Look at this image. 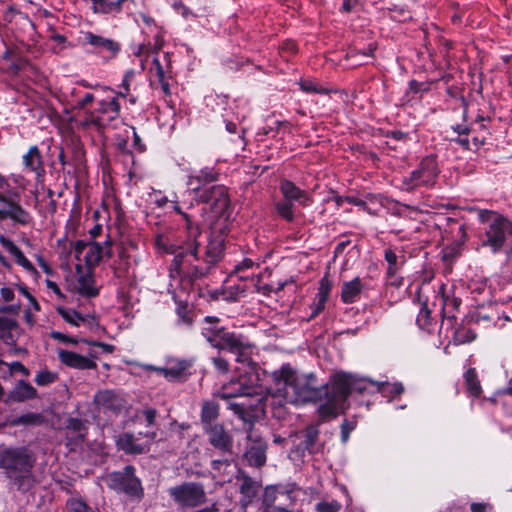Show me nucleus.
Masks as SVG:
<instances>
[{"label": "nucleus", "instance_id": "c03bdc74", "mask_svg": "<svg viewBox=\"0 0 512 512\" xmlns=\"http://www.w3.org/2000/svg\"><path fill=\"white\" fill-rule=\"evenodd\" d=\"M342 508L338 500L320 501L315 505L316 512H339Z\"/></svg>", "mask_w": 512, "mask_h": 512}, {"label": "nucleus", "instance_id": "37998d69", "mask_svg": "<svg viewBox=\"0 0 512 512\" xmlns=\"http://www.w3.org/2000/svg\"><path fill=\"white\" fill-rule=\"evenodd\" d=\"M416 323L420 329L429 330L432 325L431 311L428 308L427 302H423L421 309L416 319Z\"/></svg>", "mask_w": 512, "mask_h": 512}, {"label": "nucleus", "instance_id": "603ef678", "mask_svg": "<svg viewBox=\"0 0 512 512\" xmlns=\"http://www.w3.org/2000/svg\"><path fill=\"white\" fill-rule=\"evenodd\" d=\"M91 10L95 14H109V0H91Z\"/></svg>", "mask_w": 512, "mask_h": 512}, {"label": "nucleus", "instance_id": "b1692460", "mask_svg": "<svg viewBox=\"0 0 512 512\" xmlns=\"http://www.w3.org/2000/svg\"><path fill=\"white\" fill-rule=\"evenodd\" d=\"M445 285H441L439 289V296L442 302L441 316L442 323L440 329L444 326L446 320L448 324L453 325L456 323V317L453 314L454 311L458 310L461 305V299L457 297H450L445 294Z\"/></svg>", "mask_w": 512, "mask_h": 512}, {"label": "nucleus", "instance_id": "a18cd8bd", "mask_svg": "<svg viewBox=\"0 0 512 512\" xmlns=\"http://www.w3.org/2000/svg\"><path fill=\"white\" fill-rule=\"evenodd\" d=\"M57 380V374L48 370H41L35 376L34 381L39 386H46Z\"/></svg>", "mask_w": 512, "mask_h": 512}, {"label": "nucleus", "instance_id": "69168bd1", "mask_svg": "<svg viewBox=\"0 0 512 512\" xmlns=\"http://www.w3.org/2000/svg\"><path fill=\"white\" fill-rule=\"evenodd\" d=\"M471 512H488V510H492L493 507L489 503H481V502H473L470 506Z\"/></svg>", "mask_w": 512, "mask_h": 512}, {"label": "nucleus", "instance_id": "864d4df0", "mask_svg": "<svg viewBox=\"0 0 512 512\" xmlns=\"http://www.w3.org/2000/svg\"><path fill=\"white\" fill-rule=\"evenodd\" d=\"M228 408L232 410L239 418L245 420V417L247 415L246 410V404L245 403H239L235 401H230L228 403Z\"/></svg>", "mask_w": 512, "mask_h": 512}, {"label": "nucleus", "instance_id": "5fc2aeb1", "mask_svg": "<svg viewBox=\"0 0 512 512\" xmlns=\"http://www.w3.org/2000/svg\"><path fill=\"white\" fill-rule=\"evenodd\" d=\"M66 428L72 432H81L86 429L85 422L79 418H69L66 422Z\"/></svg>", "mask_w": 512, "mask_h": 512}, {"label": "nucleus", "instance_id": "ddd939ff", "mask_svg": "<svg viewBox=\"0 0 512 512\" xmlns=\"http://www.w3.org/2000/svg\"><path fill=\"white\" fill-rule=\"evenodd\" d=\"M81 44L89 45L94 49V52L103 54V58L106 61L114 59L121 51V44L119 42L90 31L83 33Z\"/></svg>", "mask_w": 512, "mask_h": 512}, {"label": "nucleus", "instance_id": "338daca9", "mask_svg": "<svg viewBox=\"0 0 512 512\" xmlns=\"http://www.w3.org/2000/svg\"><path fill=\"white\" fill-rule=\"evenodd\" d=\"M301 89L305 92H315V93H322L323 90L318 88L315 84L309 81L301 82L300 84Z\"/></svg>", "mask_w": 512, "mask_h": 512}, {"label": "nucleus", "instance_id": "09e8293b", "mask_svg": "<svg viewBox=\"0 0 512 512\" xmlns=\"http://www.w3.org/2000/svg\"><path fill=\"white\" fill-rule=\"evenodd\" d=\"M68 512H91L90 507L81 499H69L67 501Z\"/></svg>", "mask_w": 512, "mask_h": 512}, {"label": "nucleus", "instance_id": "58836bf2", "mask_svg": "<svg viewBox=\"0 0 512 512\" xmlns=\"http://www.w3.org/2000/svg\"><path fill=\"white\" fill-rule=\"evenodd\" d=\"M293 206V202L283 198L275 204V209L282 219L293 222L295 218Z\"/></svg>", "mask_w": 512, "mask_h": 512}, {"label": "nucleus", "instance_id": "423d86ee", "mask_svg": "<svg viewBox=\"0 0 512 512\" xmlns=\"http://www.w3.org/2000/svg\"><path fill=\"white\" fill-rule=\"evenodd\" d=\"M478 219L486 225L482 246L489 247L493 253L508 247V253L512 254V222L507 217L486 209L478 210Z\"/></svg>", "mask_w": 512, "mask_h": 512}, {"label": "nucleus", "instance_id": "0eeeda50", "mask_svg": "<svg viewBox=\"0 0 512 512\" xmlns=\"http://www.w3.org/2000/svg\"><path fill=\"white\" fill-rule=\"evenodd\" d=\"M20 198V192L16 188H11L8 179L0 173V203L6 206L0 208V221L10 219L22 226L32 222L33 218L20 204Z\"/></svg>", "mask_w": 512, "mask_h": 512}, {"label": "nucleus", "instance_id": "7c9ffc66", "mask_svg": "<svg viewBox=\"0 0 512 512\" xmlns=\"http://www.w3.org/2000/svg\"><path fill=\"white\" fill-rule=\"evenodd\" d=\"M219 404L214 400H205L201 406L200 419L203 429L208 426H213L219 417Z\"/></svg>", "mask_w": 512, "mask_h": 512}, {"label": "nucleus", "instance_id": "393cba45", "mask_svg": "<svg viewBox=\"0 0 512 512\" xmlns=\"http://www.w3.org/2000/svg\"><path fill=\"white\" fill-rule=\"evenodd\" d=\"M58 358L63 364L74 369L90 370L97 368V364L93 360L72 351L61 349L58 351Z\"/></svg>", "mask_w": 512, "mask_h": 512}, {"label": "nucleus", "instance_id": "4be33fe9", "mask_svg": "<svg viewBox=\"0 0 512 512\" xmlns=\"http://www.w3.org/2000/svg\"><path fill=\"white\" fill-rule=\"evenodd\" d=\"M38 397L37 390L27 381L19 380L9 391L5 403H21Z\"/></svg>", "mask_w": 512, "mask_h": 512}, {"label": "nucleus", "instance_id": "c85d7f7f", "mask_svg": "<svg viewBox=\"0 0 512 512\" xmlns=\"http://www.w3.org/2000/svg\"><path fill=\"white\" fill-rule=\"evenodd\" d=\"M190 367V363L186 360L177 361L170 367H151V369L164 376L169 381H178L186 377V371Z\"/></svg>", "mask_w": 512, "mask_h": 512}, {"label": "nucleus", "instance_id": "3c124183", "mask_svg": "<svg viewBox=\"0 0 512 512\" xmlns=\"http://www.w3.org/2000/svg\"><path fill=\"white\" fill-rule=\"evenodd\" d=\"M133 77H134V71L133 70L126 71V73L124 74L122 83L120 85L122 90L117 93V96L125 98V97H127L129 95L130 82L133 79Z\"/></svg>", "mask_w": 512, "mask_h": 512}, {"label": "nucleus", "instance_id": "20e7f679", "mask_svg": "<svg viewBox=\"0 0 512 512\" xmlns=\"http://www.w3.org/2000/svg\"><path fill=\"white\" fill-rule=\"evenodd\" d=\"M200 330L211 347L236 354V360L239 362L243 361L245 351L252 347L244 335L229 331L221 325V320L216 316L204 317Z\"/></svg>", "mask_w": 512, "mask_h": 512}, {"label": "nucleus", "instance_id": "a19ab883", "mask_svg": "<svg viewBox=\"0 0 512 512\" xmlns=\"http://www.w3.org/2000/svg\"><path fill=\"white\" fill-rule=\"evenodd\" d=\"M384 258L388 263L387 277H394L401 267L397 254L392 249H386L384 252Z\"/></svg>", "mask_w": 512, "mask_h": 512}, {"label": "nucleus", "instance_id": "f257e3e1", "mask_svg": "<svg viewBox=\"0 0 512 512\" xmlns=\"http://www.w3.org/2000/svg\"><path fill=\"white\" fill-rule=\"evenodd\" d=\"M173 208L185 220L189 235L179 245L170 243L163 235H157L155 244L157 248L174 256L172 266L177 274L187 277L191 282L203 279L224 256V236L211 232L208 237H204L198 225H194L192 214L182 211L178 204Z\"/></svg>", "mask_w": 512, "mask_h": 512}, {"label": "nucleus", "instance_id": "aec40b11", "mask_svg": "<svg viewBox=\"0 0 512 512\" xmlns=\"http://www.w3.org/2000/svg\"><path fill=\"white\" fill-rule=\"evenodd\" d=\"M111 256V242L106 241L104 246L97 242H89L84 254V262L88 268H94L102 259L111 258Z\"/></svg>", "mask_w": 512, "mask_h": 512}, {"label": "nucleus", "instance_id": "2f4dec72", "mask_svg": "<svg viewBox=\"0 0 512 512\" xmlns=\"http://www.w3.org/2000/svg\"><path fill=\"white\" fill-rule=\"evenodd\" d=\"M362 290V283L359 277L354 278L351 281L344 282L341 291V299L346 304H352L356 302Z\"/></svg>", "mask_w": 512, "mask_h": 512}, {"label": "nucleus", "instance_id": "2eb2a0df", "mask_svg": "<svg viewBox=\"0 0 512 512\" xmlns=\"http://www.w3.org/2000/svg\"><path fill=\"white\" fill-rule=\"evenodd\" d=\"M203 431L207 435L208 442L213 448L224 455L233 454V436L225 428L223 423H215L213 426L204 428Z\"/></svg>", "mask_w": 512, "mask_h": 512}, {"label": "nucleus", "instance_id": "774afa93", "mask_svg": "<svg viewBox=\"0 0 512 512\" xmlns=\"http://www.w3.org/2000/svg\"><path fill=\"white\" fill-rule=\"evenodd\" d=\"M284 505H285V503L279 502L278 505L272 506L271 508L265 507L263 512H301V511L288 510Z\"/></svg>", "mask_w": 512, "mask_h": 512}, {"label": "nucleus", "instance_id": "1a4fd4ad", "mask_svg": "<svg viewBox=\"0 0 512 512\" xmlns=\"http://www.w3.org/2000/svg\"><path fill=\"white\" fill-rule=\"evenodd\" d=\"M105 482L110 489L130 497L140 499L143 496L141 481L135 476V468L132 465L125 466L122 471L107 474Z\"/></svg>", "mask_w": 512, "mask_h": 512}, {"label": "nucleus", "instance_id": "e433bc0d", "mask_svg": "<svg viewBox=\"0 0 512 512\" xmlns=\"http://www.w3.org/2000/svg\"><path fill=\"white\" fill-rule=\"evenodd\" d=\"M45 422V418L40 413L29 412L12 418L9 423L11 426H40Z\"/></svg>", "mask_w": 512, "mask_h": 512}, {"label": "nucleus", "instance_id": "bf43d9fd", "mask_svg": "<svg viewBox=\"0 0 512 512\" xmlns=\"http://www.w3.org/2000/svg\"><path fill=\"white\" fill-rule=\"evenodd\" d=\"M147 426H152L156 422L158 412L154 408H146L142 411Z\"/></svg>", "mask_w": 512, "mask_h": 512}, {"label": "nucleus", "instance_id": "a878e982", "mask_svg": "<svg viewBox=\"0 0 512 512\" xmlns=\"http://www.w3.org/2000/svg\"><path fill=\"white\" fill-rule=\"evenodd\" d=\"M24 170L34 173L37 179H40L45 174L43 159L38 146L33 145L29 148L28 152L22 157Z\"/></svg>", "mask_w": 512, "mask_h": 512}, {"label": "nucleus", "instance_id": "9d476101", "mask_svg": "<svg viewBox=\"0 0 512 512\" xmlns=\"http://www.w3.org/2000/svg\"><path fill=\"white\" fill-rule=\"evenodd\" d=\"M169 495L183 510L194 509L207 501V495L203 484L198 482H184L171 487Z\"/></svg>", "mask_w": 512, "mask_h": 512}, {"label": "nucleus", "instance_id": "13d9d810", "mask_svg": "<svg viewBox=\"0 0 512 512\" xmlns=\"http://www.w3.org/2000/svg\"><path fill=\"white\" fill-rule=\"evenodd\" d=\"M172 7L185 19H187L189 16H196L186 5H184L182 1H175Z\"/></svg>", "mask_w": 512, "mask_h": 512}, {"label": "nucleus", "instance_id": "f3484780", "mask_svg": "<svg viewBox=\"0 0 512 512\" xmlns=\"http://www.w3.org/2000/svg\"><path fill=\"white\" fill-rule=\"evenodd\" d=\"M120 109L121 106L116 97L109 101L102 100L98 103V108L89 113L88 120L93 125L103 128L119 116Z\"/></svg>", "mask_w": 512, "mask_h": 512}, {"label": "nucleus", "instance_id": "e2e57ef3", "mask_svg": "<svg viewBox=\"0 0 512 512\" xmlns=\"http://www.w3.org/2000/svg\"><path fill=\"white\" fill-rule=\"evenodd\" d=\"M95 97L92 93H86L81 99H79L75 105L77 109H85L94 101Z\"/></svg>", "mask_w": 512, "mask_h": 512}, {"label": "nucleus", "instance_id": "6ab92c4d", "mask_svg": "<svg viewBox=\"0 0 512 512\" xmlns=\"http://www.w3.org/2000/svg\"><path fill=\"white\" fill-rule=\"evenodd\" d=\"M319 434L320 431L317 425H309L304 430H302L298 434L300 442L296 446L297 452H300L303 455L305 452H307L310 455L319 452Z\"/></svg>", "mask_w": 512, "mask_h": 512}, {"label": "nucleus", "instance_id": "f8f14e48", "mask_svg": "<svg viewBox=\"0 0 512 512\" xmlns=\"http://www.w3.org/2000/svg\"><path fill=\"white\" fill-rule=\"evenodd\" d=\"M195 200L204 205L215 215H222L230 205L227 188L223 185H213L195 195Z\"/></svg>", "mask_w": 512, "mask_h": 512}, {"label": "nucleus", "instance_id": "473e14b6", "mask_svg": "<svg viewBox=\"0 0 512 512\" xmlns=\"http://www.w3.org/2000/svg\"><path fill=\"white\" fill-rule=\"evenodd\" d=\"M176 308L175 313L177 315L176 324L179 326H184L187 329H191L194 324L193 311L190 308L189 304L185 301L176 300Z\"/></svg>", "mask_w": 512, "mask_h": 512}, {"label": "nucleus", "instance_id": "49530a36", "mask_svg": "<svg viewBox=\"0 0 512 512\" xmlns=\"http://www.w3.org/2000/svg\"><path fill=\"white\" fill-rule=\"evenodd\" d=\"M129 267H130V262L128 259H124V260H116L113 265H112V269H113V272H114V276L117 278V279H122L126 276L128 270H129Z\"/></svg>", "mask_w": 512, "mask_h": 512}, {"label": "nucleus", "instance_id": "de8ad7c7", "mask_svg": "<svg viewBox=\"0 0 512 512\" xmlns=\"http://www.w3.org/2000/svg\"><path fill=\"white\" fill-rule=\"evenodd\" d=\"M332 287V282L329 279L328 275H325L319 284L317 298L321 299L322 301H327L330 291Z\"/></svg>", "mask_w": 512, "mask_h": 512}, {"label": "nucleus", "instance_id": "6e6552de", "mask_svg": "<svg viewBox=\"0 0 512 512\" xmlns=\"http://www.w3.org/2000/svg\"><path fill=\"white\" fill-rule=\"evenodd\" d=\"M440 173L436 156L428 155L424 157L417 168L414 169L409 176H406L401 181V188L404 191L412 192L418 188L434 187L437 183Z\"/></svg>", "mask_w": 512, "mask_h": 512}, {"label": "nucleus", "instance_id": "f03ea898", "mask_svg": "<svg viewBox=\"0 0 512 512\" xmlns=\"http://www.w3.org/2000/svg\"><path fill=\"white\" fill-rule=\"evenodd\" d=\"M272 376L278 386L283 385L277 389L278 395L294 405L325 401L326 387H330V383L320 386L314 373L298 374L288 363L275 370Z\"/></svg>", "mask_w": 512, "mask_h": 512}, {"label": "nucleus", "instance_id": "412c9836", "mask_svg": "<svg viewBox=\"0 0 512 512\" xmlns=\"http://www.w3.org/2000/svg\"><path fill=\"white\" fill-rule=\"evenodd\" d=\"M279 190L284 199L291 202H298L300 205L306 207L312 202L309 194L296 186L292 181L284 179L280 182Z\"/></svg>", "mask_w": 512, "mask_h": 512}, {"label": "nucleus", "instance_id": "c9c22d12", "mask_svg": "<svg viewBox=\"0 0 512 512\" xmlns=\"http://www.w3.org/2000/svg\"><path fill=\"white\" fill-rule=\"evenodd\" d=\"M94 277L90 271L83 273L78 277L77 290L81 295L95 297L99 291L94 287Z\"/></svg>", "mask_w": 512, "mask_h": 512}, {"label": "nucleus", "instance_id": "ea45409f", "mask_svg": "<svg viewBox=\"0 0 512 512\" xmlns=\"http://www.w3.org/2000/svg\"><path fill=\"white\" fill-rule=\"evenodd\" d=\"M404 386L400 382L396 383H388V382H382L377 383L376 392L382 393L384 396H399L403 393Z\"/></svg>", "mask_w": 512, "mask_h": 512}, {"label": "nucleus", "instance_id": "4468645a", "mask_svg": "<svg viewBox=\"0 0 512 512\" xmlns=\"http://www.w3.org/2000/svg\"><path fill=\"white\" fill-rule=\"evenodd\" d=\"M299 491V486L294 482L267 486L264 489L262 504L264 507L271 508L277 505L276 503L280 497H286L289 501L286 505H294L297 501L296 494Z\"/></svg>", "mask_w": 512, "mask_h": 512}, {"label": "nucleus", "instance_id": "8fccbe9b", "mask_svg": "<svg viewBox=\"0 0 512 512\" xmlns=\"http://www.w3.org/2000/svg\"><path fill=\"white\" fill-rule=\"evenodd\" d=\"M212 364L214 368L221 374H228L230 371V365L226 358L221 355L213 357Z\"/></svg>", "mask_w": 512, "mask_h": 512}, {"label": "nucleus", "instance_id": "cd10ccee", "mask_svg": "<svg viewBox=\"0 0 512 512\" xmlns=\"http://www.w3.org/2000/svg\"><path fill=\"white\" fill-rule=\"evenodd\" d=\"M94 403L106 411L118 412L122 408V399L111 390L97 392L94 396Z\"/></svg>", "mask_w": 512, "mask_h": 512}, {"label": "nucleus", "instance_id": "79ce46f5", "mask_svg": "<svg viewBox=\"0 0 512 512\" xmlns=\"http://www.w3.org/2000/svg\"><path fill=\"white\" fill-rule=\"evenodd\" d=\"M57 312L62 316V318L69 324L74 326H79L80 322L85 321V317H83L79 312L74 309H66L64 307H58Z\"/></svg>", "mask_w": 512, "mask_h": 512}, {"label": "nucleus", "instance_id": "9b49d317", "mask_svg": "<svg viewBox=\"0 0 512 512\" xmlns=\"http://www.w3.org/2000/svg\"><path fill=\"white\" fill-rule=\"evenodd\" d=\"M246 439L248 441L244 452V458L247 463L256 468L266 464L267 442L254 431L253 423H249Z\"/></svg>", "mask_w": 512, "mask_h": 512}, {"label": "nucleus", "instance_id": "4d7b16f0", "mask_svg": "<svg viewBox=\"0 0 512 512\" xmlns=\"http://www.w3.org/2000/svg\"><path fill=\"white\" fill-rule=\"evenodd\" d=\"M29 61L26 58H19L9 66V71L13 75H18L27 65Z\"/></svg>", "mask_w": 512, "mask_h": 512}, {"label": "nucleus", "instance_id": "6e6d98bb", "mask_svg": "<svg viewBox=\"0 0 512 512\" xmlns=\"http://www.w3.org/2000/svg\"><path fill=\"white\" fill-rule=\"evenodd\" d=\"M51 338L65 344H77L78 340L75 337L68 336L58 331H52L50 333Z\"/></svg>", "mask_w": 512, "mask_h": 512}, {"label": "nucleus", "instance_id": "052dcab7", "mask_svg": "<svg viewBox=\"0 0 512 512\" xmlns=\"http://www.w3.org/2000/svg\"><path fill=\"white\" fill-rule=\"evenodd\" d=\"M355 424L348 420H344L341 424V439L342 442H347L350 433L354 430Z\"/></svg>", "mask_w": 512, "mask_h": 512}, {"label": "nucleus", "instance_id": "bb28decb", "mask_svg": "<svg viewBox=\"0 0 512 512\" xmlns=\"http://www.w3.org/2000/svg\"><path fill=\"white\" fill-rule=\"evenodd\" d=\"M116 444L118 448L126 454H142L148 451V446L139 441L132 433H122L119 435Z\"/></svg>", "mask_w": 512, "mask_h": 512}, {"label": "nucleus", "instance_id": "7ed1b4c3", "mask_svg": "<svg viewBox=\"0 0 512 512\" xmlns=\"http://www.w3.org/2000/svg\"><path fill=\"white\" fill-rule=\"evenodd\" d=\"M377 382L338 372L330 379V387H326L325 402L319 405L318 414L322 418L336 417L339 410L344 408L348 397L376 391Z\"/></svg>", "mask_w": 512, "mask_h": 512}, {"label": "nucleus", "instance_id": "dca6fc26", "mask_svg": "<svg viewBox=\"0 0 512 512\" xmlns=\"http://www.w3.org/2000/svg\"><path fill=\"white\" fill-rule=\"evenodd\" d=\"M257 385L252 379H247L244 376H240L237 379H232L228 383L224 384L218 391L217 395L221 399H232L241 396H252L257 394Z\"/></svg>", "mask_w": 512, "mask_h": 512}, {"label": "nucleus", "instance_id": "5701e85b", "mask_svg": "<svg viewBox=\"0 0 512 512\" xmlns=\"http://www.w3.org/2000/svg\"><path fill=\"white\" fill-rule=\"evenodd\" d=\"M237 481H240V493L242 495L241 502L244 506L250 504L252 500L258 494V491L261 487L260 482L251 478L248 474H246L243 470H239L236 475Z\"/></svg>", "mask_w": 512, "mask_h": 512}, {"label": "nucleus", "instance_id": "0e129e2a", "mask_svg": "<svg viewBox=\"0 0 512 512\" xmlns=\"http://www.w3.org/2000/svg\"><path fill=\"white\" fill-rule=\"evenodd\" d=\"M9 369L11 374H13L14 372H20L25 376L29 375V370L19 361H15L9 364Z\"/></svg>", "mask_w": 512, "mask_h": 512}, {"label": "nucleus", "instance_id": "c756f323", "mask_svg": "<svg viewBox=\"0 0 512 512\" xmlns=\"http://www.w3.org/2000/svg\"><path fill=\"white\" fill-rule=\"evenodd\" d=\"M0 243L5 249L9 251V253L15 257L16 262L25 270L32 273L37 272L31 261L26 258L21 249L16 244H14L12 240L2 235L0 236Z\"/></svg>", "mask_w": 512, "mask_h": 512}, {"label": "nucleus", "instance_id": "4c0bfd02", "mask_svg": "<svg viewBox=\"0 0 512 512\" xmlns=\"http://www.w3.org/2000/svg\"><path fill=\"white\" fill-rule=\"evenodd\" d=\"M450 326L453 330V341L455 344H465L475 340L476 334L472 329L466 327L456 328L454 324Z\"/></svg>", "mask_w": 512, "mask_h": 512}, {"label": "nucleus", "instance_id": "72a5a7b5", "mask_svg": "<svg viewBox=\"0 0 512 512\" xmlns=\"http://www.w3.org/2000/svg\"><path fill=\"white\" fill-rule=\"evenodd\" d=\"M17 327L18 323L14 317L0 316V340L8 345L13 344L15 339L12 331Z\"/></svg>", "mask_w": 512, "mask_h": 512}, {"label": "nucleus", "instance_id": "680f3d73", "mask_svg": "<svg viewBox=\"0 0 512 512\" xmlns=\"http://www.w3.org/2000/svg\"><path fill=\"white\" fill-rule=\"evenodd\" d=\"M88 244H89V242H85L83 240H77L73 244V250H74L75 258L77 260H80L81 254L86 252Z\"/></svg>", "mask_w": 512, "mask_h": 512}, {"label": "nucleus", "instance_id": "a211bd4d", "mask_svg": "<svg viewBox=\"0 0 512 512\" xmlns=\"http://www.w3.org/2000/svg\"><path fill=\"white\" fill-rule=\"evenodd\" d=\"M219 173L210 167L199 170L196 174L189 175L187 185L194 196L205 190L206 186L218 181Z\"/></svg>", "mask_w": 512, "mask_h": 512}, {"label": "nucleus", "instance_id": "f704fd0d", "mask_svg": "<svg viewBox=\"0 0 512 512\" xmlns=\"http://www.w3.org/2000/svg\"><path fill=\"white\" fill-rule=\"evenodd\" d=\"M467 393L478 398L482 393V387L475 368H469L463 375Z\"/></svg>", "mask_w": 512, "mask_h": 512}, {"label": "nucleus", "instance_id": "39448f33", "mask_svg": "<svg viewBox=\"0 0 512 512\" xmlns=\"http://www.w3.org/2000/svg\"><path fill=\"white\" fill-rule=\"evenodd\" d=\"M35 459L25 447L6 448L0 451V468L20 491H28L33 485L32 468Z\"/></svg>", "mask_w": 512, "mask_h": 512}]
</instances>
